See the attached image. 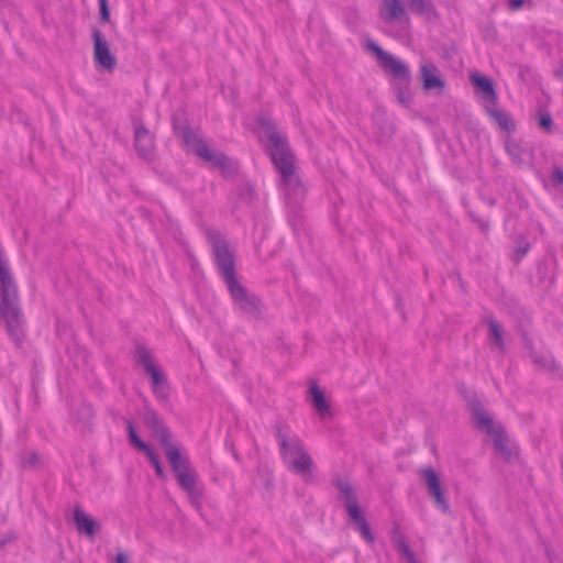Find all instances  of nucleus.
Returning <instances> with one entry per match:
<instances>
[{"mask_svg": "<svg viewBox=\"0 0 563 563\" xmlns=\"http://www.w3.org/2000/svg\"><path fill=\"white\" fill-rule=\"evenodd\" d=\"M260 128L269 142L267 154L280 176L282 186L287 195L302 198L305 189L297 173L296 155L290 148L287 136L282 133L274 121L261 118Z\"/></svg>", "mask_w": 563, "mask_h": 563, "instance_id": "1", "label": "nucleus"}, {"mask_svg": "<svg viewBox=\"0 0 563 563\" xmlns=\"http://www.w3.org/2000/svg\"><path fill=\"white\" fill-rule=\"evenodd\" d=\"M146 423L152 428L153 435L165 449L178 484L187 493L190 501L197 504L202 496V489L198 484L196 472L189 465L188 459L180 452L177 445L169 442L167 430L159 423L155 415L148 416Z\"/></svg>", "mask_w": 563, "mask_h": 563, "instance_id": "2", "label": "nucleus"}, {"mask_svg": "<svg viewBox=\"0 0 563 563\" xmlns=\"http://www.w3.org/2000/svg\"><path fill=\"white\" fill-rule=\"evenodd\" d=\"M0 320L10 338L19 342L23 333V314L19 306L18 286L9 262L0 247Z\"/></svg>", "mask_w": 563, "mask_h": 563, "instance_id": "3", "label": "nucleus"}, {"mask_svg": "<svg viewBox=\"0 0 563 563\" xmlns=\"http://www.w3.org/2000/svg\"><path fill=\"white\" fill-rule=\"evenodd\" d=\"M214 258L219 271L227 284L230 295L238 307L249 314H255L258 310V299L247 292L235 277L233 255L227 241L217 235H211Z\"/></svg>", "mask_w": 563, "mask_h": 563, "instance_id": "4", "label": "nucleus"}, {"mask_svg": "<svg viewBox=\"0 0 563 563\" xmlns=\"http://www.w3.org/2000/svg\"><path fill=\"white\" fill-rule=\"evenodd\" d=\"M365 48L373 53L379 66L389 70L394 78L399 80V84L396 88L397 90V99L404 106H409L412 100L411 92L408 88V84L411 79L410 69L407 64L398 59L393 54L384 51L376 42L368 40L365 44Z\"/></svg>", "mask_w": 563, "mask_h": 563, "instance_id": "5", "label": "nucleus"}, {"mask_svg": "<svg viewBox=\"0 0 563 563\" xmlns=\"http://www.w3.org/2000/svg\"><path fill=\"white\" fill-rule=\"evenodd\" d=\"M183 140L197 157L208 163L211 168H219L225 177L236 172V165L228 155L214 152L207 141L197 135L191 128L183 129Z\"/></svg>", "mask_w": 563, "mask_h": 563, "instance_id": "6", "label": "nucleus"}, {"mask_svg": "<svg viewBox=\"0 0 563 563\" xmlns=\"http://www.w3.org/2000/svg\"><path fill=\"white\" fill-rule=\"evenodd\" d=\"M472 413L478 429L493 437L496 451L506 460L517 454V448L504 432L499 423H496L479 404L472 405Z\"/></svg>", "mask_w": 563, "mask_h": 563, "instance_id": "7", "label": "nucleus"}, {"mask_svg": "<svg viewBox=\"0 0 563 563\" xmlns=\"http://www.w3.org/2000/svg\"><path fill=\"white\" fill-rule=\"evenodd\" d=\"M279 445L283 459L291 471L300 475H307L310 472L312 460L299 438L280 435Z\"/></svg>", "mask_w": 563, "mask_h": 563, "instance_id": "8", "label": "nucleus"}, {"mask_svg": "<svg viewBox=\"0 0 563 563\" xmlns=\"http://www.w3.org/2000/svg\"><path fill=\"white\" fill-rule=\"evenodd\" d=\"M136 358L144 371L150 375L154 394L158 398L164 399L167 396L168 389L166 377L151 351L144 346H139L136 350Z\"/></svg>", "mask_w": 563, "mask_h": 563, "instance_id": "9", "label": "nucleus"}, {"mask_svg": "<svg viewBox=\"0 0 563 563\" xmlns=\"http://www.w3.org/2000/svg\"><path fill=\"white\" fill-rule=\"evenodd\" d=\"M340 489L345 497V509L347 515L356 523L363 539L368 543H372L374 540L373 534L355 498L353 497L351 487L346 484H342Z\"/></svg>", "mask_w": 563, "mask_h": 563, "instance_id": "10", "label": "nucleus"}, {"mask_svg": "<svg viewBox=\"0 0 563 563\" xmlns=\"http://www.w3.org/2000/svg\"><path fill=\"white\" fill-rule=\"evenodd\" d=\"M92 40L95 63L102 69L112 71L117 65V59L100 30L96 27L92 30Z\"/></svg>", "mask_w": 563, "mask_h": 563, "instance_id": "11", "label": "nucleus"}, {"mask_svg": "<svg viewBox=\"0 0 563 563\" xmlns=\"http://www.w3.org/2000/svg\"><path fill=\"white\" fill-rule=\"evenodd\" d=\"M133 129L136 152L142 158L146 161L152 159L155 153L154 135L148 131L142 121H135L133 123Z\"/></svg>", "mask_w": 563, "mask_h": 563, "instance_id": "12", "label": "nucleus"}, {"mask_svg": "<svg viewBox=\"0 0 563 563\" xmlns=\"http://www.w3.org/2000/svg\"><path fill=\"white\" fill-rule=\"evenodd\" d=\"M423 477L427 483L428 492L435 499L438 507L444 512L449 511L450 506L441 490L438 474L432 468H426L423 471Z\"/></svg>", "mask_w": 563, "mask_h": 563, "instance_id": "13", "label": "nucleus"}, {"mask_svg": "<svg viewBox=\"0 0 563 563\" xmlns=\"http://www.w3.org/2000/svg\"><path fill=\"white\" fill-rule=\"evenodd\" d=\"M74 522L77 531L90 539H93L95 534L100 529V523L80 507H75L74 509Z\"/></svg>", "mask_w": 563, "mask_h": 563, "instance_id": "14", "label": "nucleus"}, {"mask_svg": "<svg viewBox=\"0 0 563 563\" xmlns=\"http://www.w3.org/2000/svg\"><path fill=\"white\" fill-rule=\"evenodd\" d=\"M128 431H129V439H130L131 444L136 450L144 452L148 456L152 465L154 466L156 474L158 476H163L164 475L163 467H162V464H161L156 453L151 449V446L148 444H146L144 441H142L140 439L132 422L128 423Z\"/></svg>", "mask_w": 563, "mask_h": 563, "instance_id": "15", "label": "nucleus"}, {"mask_svg": "<svg viewBox=\"0 0 563 563\" xmlns=\"http://www.w3.org/2000/svg\"><path fill=\"white\" fill-rule=\"evenodd\" d=\"M309 394L311 406L319 417L322 420L331 419L333 417V412L323 390L317 384H312L309 388Z\"/></svg>", "mask_w": 563, "mask_h": 563, "instance_id": "16", "label": "nucleus"}, {"mask_svg": "<svg viewBox=\"0 0 563 563\" xmlns=\"http://www.w3.org/2000/svg\"><path fill=\"white\" fill-rule=\"evenodd\" d=\"M379 15L385 22L393 23L405 18L406 10L401 0H383L379 7Z\"/></svg>", "mask_w": 563, "mask_h": 563, "instance_id": "17", "label": "nucleus"}, {"mask_svg": "<svg viewBox=\"0 0 563 563\" xmlns=\"http://www.w3.org/2000/svg\"><path fill=\"white\" fill-rule=\"evenodd\" d=\"M471 80L475 85V87L484 93L488 104H492L494 107L498 104V96L495 90L493 79H490L487 76H483L478 73H473L471 75Z\"/></svg>", "mask_w": 563, "mask_h": 563, "instance_id": "18", "label": "nucleus"}, {"mask_svg": "<svg viewBox=\"0 0 563 563\" xmlns=\"http://www.w3.org/2000/svg\"><path fill=\"white\" fill-rule=\"evenodd\" d=\"M424 90L444 88L445 82L438 76V68L433 64H423L420 68Z\"/></svg>", "mask_w": 563, "mask_h": 563, "instance_id": "19", "label": "nucleus"}, {"mask_svg": "<svg viewBox=\"0 0 563 563\" xmlns=\"http://www.w3.org/2000/svg\"><path fill=\"white\" fill-rule=\"evenodd\" d=\"M487 114L498 124V126L506 132L515 130V123L509 113L500 110L492 104L485 107Z\"/></svg>", "mask_w": 563, "mask_h": 563, "instance_id": "20", "label": "nucleus"}, {"mask_svg": "<svg viewBox=\"0 0 563 563\" xmlns=\"http://www.w3.org/2000/svg\"><path fill=\"white\" fill-rule=\"evenodd\" d=\"M409 9L419 15H423L429 20L439 19V12L431 0H409Z\"/></svg>", "mask_w": 563, "mask_h": 563, "instance_id": "21", "label": "nucleus"}, {"mask_svg": "<svg viewBox=\"0 0 563 563\" xmlns=\"http://www.w3.org/2000/svg\"><path fill=\"white\" fill-rule=\"evenodd\" d=\"M506 151L509 154V156L514 163H516L518 165H521L525 163V150L519 143L514 142V141L507 142Z\"/></svg>", "mask_w": 563, "mask_h": 563, "instance_id": "22", "label": "nucleus"}, {"mask_svg": "<svg viewBox=\"0 0 563 563\" xmlns=\"http://www.w3.org/2000/svg\"><path fill=\"white\" fill-rule=\"evenodd\" d=\"M539 126L543 129L547 133H551L553 130V120L549 112L541 114L539 119Z\"/></svg>", "mask_w": 563, "mask_h": 563, "instance_id": "23", "label": "nucleus"}, {"mask_svg": "<svg viewBox=\"0 0 563 563\" xmlns=\"http://www.w3.org/2000/svg\"><path fill=\"white\" fill-rule=\"evenodd\" d=\"M489 330H490V334H492V336L494 339L495 344L498 347H501V345H503L501 331H500V328L497 324V322L490 321L489 322Z\"/></svg>", "mask_w": 563, "mask_h": 563, "instance_id": "24", "label": "nucleus"}, {"mask_svg": "<svg viewBox=\"0 0 563 563\" xmlns=\"http://www.w3.org/2000/svg\"><path fill=\"white\" fill-rule=\"evenodd\" d=\"M551 181L554 186H563V168L555 166L551 174Z\"/></svg>", "mask_w": 563, "mask_h": 563, "instance_id": "25", "label": "nucleus"}, {"mask_svg": "<svg viewBox=\"0 0 563 563\" xmlns=\"http://www.w3.org/2000/svg\"><path fill=\"white\" fill-rule=\"evenodd\" d=\"M99 10H100V19L102 22H109L110 20V9L108 5V0H99Z\"/></svg>", "mask_w": 563, "mask_h": 563, "instance_id": "26", "label": "nucleus"}, {"mask_svg": "<svg viewBox=\"0 0 563 563\" xmlns=\"http://www.w3.org/2000/svg\"><path fill=\"white\" fill-rule=\"evenodd\" d=\"M400 548H401L402 555L406 558L408 563H417L415 560L413 553L411 552V550L409 549V547L407 544L404 543L400 545Z\"/></svg>", "mask_w": 563, "mask_h": 563, "instance_id": "27", "label": "nucleus"}, {"mask_svg": "<svg viewBox=\"0 0 563 563\" xmlns=\"http://www.w3.org/2000/svg\"><path fill=\"white\" fill-rule=\"evenodd\" d=\"M525 0H508L507 5L511 11H517L523 7Z\"/></svg>", "mask_w": 563, "mask_h": 563, "instance_id": "28", "label": "nucleus"}, {"mask_svg": "<svg viewBox=\"0 0 563 563\" xmlns=\"http://www.w3.org/2000/svg\"><path fill=\"white\" fill-rule=\"evenodd\" d=\"M554 77L561 81H563V59L560 62L559 66L553 71Z\"/></svg>", "mask_w": 563, "mask_h": 563, "instance_id": "29", "label": "nucleus"}, {"mask_svg": "<svg viewBox=\"0 0 563 563\" xmlns=\"http://www.w3.org/2000/svg\"><path fill=\"white\" fill-rule=\"evenodd\" d=\"M528 252V245L526 246H519L517 250H516V254H517V257L518 260H520L526 253Z\"/></svg>", "mask_w": 563, "mask_h": 563, "instance_id": "30", "label": "nucleus"}, {"mask_svg": "<svg viewBox=\"0 0 563 563\" xmlns=\"http://www.w3.org/2000/svg\"><path fill=\"white\" fill-rule=\"evenodd\" d=\"M126 561H128V559H126L125 554H123V553L117 554L115 563H126Z\"/></svg>", "mask_w": 563, "mask_h": 563, "instance_id": "31", "label": "nucleus"}, {"mask_svg": "<svg viewBox=\"0 0 563 563\" xmlns=\"http://www.w3.org/2000/svg\"><path fill=\"white\" fill-rule=\"evenodd\" d=\"M481 227H482V230L485 231L487 229V227H488V222L482 223Z\"/></svg>", "mask_w": 563, "mask_h": 563, "instance_id": "32", "label": "nucleus"}]
</instances>
